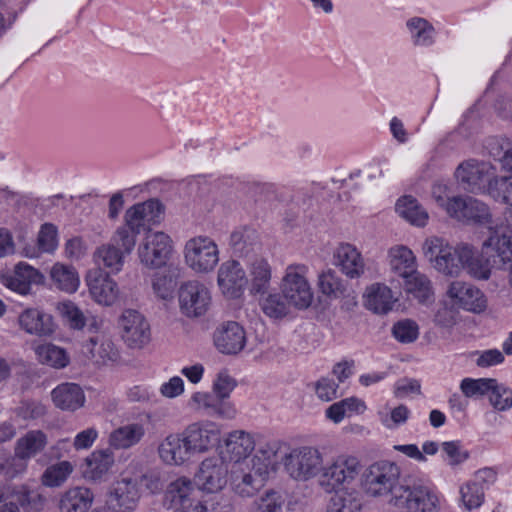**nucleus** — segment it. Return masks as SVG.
<instances>
[{
  "label": "nucleus",
  "mask_w": 512,
  "mask_h": 512,
  "mask_svg": "<svg viewBox=\"0 0 512 512\" xmlns=\"http://www.w3.org/2000/svg\"><path fill=\"white\" fill-rule=\"evenodd\" d=\"M442 450L446 454L449 464L457 465L468 458V453L461 450L459 441H449L442 444Z\"/></svg>",
  "instance_id": "64"
},
{
  "label": "nucleus",
  "mask_w": 512,
  "mask_h": 512,
  "mask_svg": "<svg viewBox=\"0 0 512 512\" xmlns=\"http://www.w3.org/2000/svg\"><path fill=\"white\" fill-rule=\"evenodd\" d=\"M398 465L390 461L371 464L362 474L361 484L373 497L391 495V502L408 512H437L439 498L432 487L416 476L400 478Z\"/></svg>",
  "instance_id": "1"
},
{
  "label": "nucleus",
  "mask_w": 512,
  "mask_h": 512,
  "mask_svg": "<svg viewBox=\"0 0 512 512\" xmlns=\"http://www.w3.org/2000/svg\"><path fill=\"white\" fill-rule=\"evenodd\" d=\"M261 469L255 468L245 461L233 464L230 481L234 493L242 498L256 495L267 480V476L260 472Z\"/></svg>",
  "instance_id": "11"
},
{
  "label": "nucleus",
  "mask_w": 512,
  "mask_h": 512,
  "mask_svg": "<svg viewBox=\"0 0 512 512\" xmlns=\"http://www.w3.org/2000/svg\"><path fill=\"white\" fill-rule=\"evenodd\" d=\"M447 294L454 304L467 311L480 313L487 307V298L484 293L479 288L465 282H452Z\"/></svg>",
  "instance_id": "21"
},
{
  "label": "nucleus",
  "mask_w": 512,
  "mask_h": 512,
  "mask_svg": "<svg viewBox=\"0 0 512 512\" xmlns=\"http://www.w3.org/2000/svg\"><path fill=\"white\" fill-rule=\"evenodd\" d=\"M365 406L356 397H349L330 405L326 409V417L334 423L341 422L344 417L349 416L352 412H358L364 409Z\"/></svg>",
  "instance_id": "47"
},
{
  "label": "nucleus",
  "mask_w": 512,
  "mask_h": 512,
  "mask_svg": "<svg viewBox=\"0 0 512 512\" xmlns=\"http://www.w3.org/2000/svg\"><path fill=\"white\" fill-rule=\"evenodd\" d=\"M43 282V274L24 262L18 263L13 275L5 279V285L8 288L22 295L30 293L32 284H42Z\"/></svg>",
  "instance_id": "28"
},
{
  "label": "nucleus",
  "mask_w": 512,
  "mask_h": 512,
  "mask_svg": "<svg viewBox=\"0 0 512 512\" xmlns=\"http://www.w3.org/2000/svg\"><path fill=\"white\" fill-rule=\"evenodd\" d=\"M184 253L187 265L198 273L212 271L219 262L218 246L207 236H197L188 240Z\"/></svg>",
  "instance_id": "7"
},
{
  "label": "nucleus",
  "mask_w": 512,
  "mask_h": 512,
  "mask_svg": "<svg viewBox=\"0 0 512 512\" xmlns=\"http://www.w3.org/2000/svg\"><path fill=\"white\" fill-rule=\"evenodd\" d=\"M335 265L350 279H358L365 272V261L358 249L349 244H340L334 252Z\"/></svg>",
  "instance_id": "24"
},
{
  "label": "nucleus",
  "mask_w": 512,
  "mask_h": 512,
  "mask_svg": "<svg viewBox=\"0 0 512 512\" xmlns=\"http://www.w3.org/2000/svg\"><path fill=\"white\" fill-rule=\"evenodd\" d=\"M227 474L228 467L222 459L207 458L201 462L194 484L202 491L214 493L226 485Z\"/></svg>",
  "instance_id": "17"
},
{
  "label": "nucleus",
  "mask_w": 512,
  "mask_h": 512,
  "mask_svg": "<svg viewBox=\"0 0 512 512\" xmlns=\"http://www.w3.org/2000/svg\"><path fill=\"white\" fill-rule=\"evenodd\" d=\"M139 499L138 481L135 478L122 477L111 484L106 503L113 512H130L137 507Z\"/></svg>",
  "instance_id": "14"
},
{
  "label": "nucleus",
  "mask_w": 512,
  "mask_h": 512,
  "mask_svg": "<svg viewBox=\"0 0 512 512\" xmlns=\"http://www.w3.org/2000/svg\"><path fill=\"white\" fill-rule=\"evenodd\" d=\"M459 494L461 504L467 511L480 508L485 500V491L472 479L460 486Z\"/></svg>",
  "instance_id": "45"
},
{
  "label": "nucleus",
  "mask_w": 512,
  "mask_h": 512,
  "mask_svg": "<svg viewBox=\"0 0 512 512\" xmlns=\"http://www.w3.org/2000/svg\"><path fill=\"white\" fill-rule=\"evenodd\" d=\"M180 312L188 318L203 316L209 309L211 294L209 289L198 281H188L178 290Z\"/></svg>",
  "instance_id": "9"
},
{
  "label": "nucleus",
  "mask_w": 512,
  "mask_h": 512,
  "mask_svg": "<svg viewBox=\"0 0 512 512\" xmlns=\"http://www.w3.org/2000/svg\"><path fill=\"white\" fill-rule=\"evenodd\" d=\"M158 453L162 461L169 465H181L192 456L182 432L168 435L160 443Z\"/></svg>",
  "instance_id": "26"
},
{
  "label": "nucleus",
  "mask_w": 512,
  "mask_h": 512,
  "mask_svg": "<svg viewBox=\"0 0 512 512\" xmlns=\"http://www.w3.org/2000/svg\"><path fill=\"white\" fill-rule=\"evenodd\" d=\"M413 43L417 46H430L434 42L435 29L431 23L421 17H414L407 21Z\"/></svg>",
  "instance_id": "44"
},
{
  "label": "nucleus",
  "mask_w": 512,
  "mask_h": 512,
  "mask_svg": "<svg viewBox=\"0 0 512 512\" xmlns=\"http://www.w3.org/2000/svg\"><path fill=\"white\" fill-rule=\"evenodd\" d=\"M87 469L85 470L86 477L92 480L101 479L112 467L114 458L112 452L108 450L94 451L90 457L87 458Z\"/></svg>",
  "instance_id": "42"
},
{
  "label": "nucleus",
  "mask_w": 512,
  "mask_h": 512,
  "mask_svg": "<svg viewBox=\"0 0 512 512\" xmlns=\"http://www.w3.org/2000/svg\"><path fill=\"white\" fill-rule=\"evenodd\" d=\"M87 285L92 298L104 306L113 305L119 296L117 283L101 269H95L88 273Z\"/></svg>",
  "instance_id": "23"
},
{
  "label": "nucleus",
  "mask_w": 512,
  "mask_h": 512,
  "mask_svg": "<svg viewBox=\"0 0 512 512\" xmlns=\"http://www.w3.org/2000/svg\"><path fill=\"white\" fill-rule=\"evenodd\" d=\"M164 215V206L157 199H149L130 207L124 216L123 228L133 233L136 239L141 230L147 226L160 223Z\"/></svg>",
  "instance_id": "10"
},
{
  "label": "nucleus",
  "mask_w": 512,
  "mask_h": 512,
  "mask_svg": "<svg viewBox=\"0 0 512 512\" xmlns=\"http://www.w3.org/2000/svg\"><path fill=\"white\" fill-rule=\"evenodd\" d=\"M171 249V239L167 234L149 231L139 245L138 254L143 265L159 268L166 263Z\"/></svg>",
  "instance_id": "12"
},
{
  "label": "nucleus",
  "mask_w": 512,
  "mask_h": 512,
  "mask_svg": "<svg viewBox=\"0 0 512 512\" xmlns=\"http://www.w3.org/2000/svg\"><path fill=\"white\" fill-rule=\"evenodd\" d=\"M286 472L295 480L307 481L322 473L321 453L312 447H301L285 453L282 457Z\"/></svg>",
  "instance_id": "5"
},
{
  "label": "nucleus",
  "mask_w": 512,
  "mask_h": 512,
  "mask_svg": "<svg viewBox=\"0 0 512 512\" xmlns=\"http://www.w3.org/2000/svg\"><path fill=\"white\" fill-rule=\"evenodd\" d=\"M27 461L28 459L21 458L14 454L11 459L0 465V470L5 477L13 479L26 471Z\"/></svg>",
  "instance_id": "63"
},
{
  "label": "nucleus",
  "mask_w": 512,
  "mask_h": 512,
  "mask_svg": "<svg viewBox=\"0 0 512 512\" xmlns=\"http://www.w3.org/2000/svg\"><path fill=\"white\" fill-rule=\"evenodd\" d=\"M362 496L357 491H344L333 495L328 503L327 512H361Z\"/></svg>",
  "instance_id": "41"
},
{
  "label": "nucleus",
  "mask_w": 512,
  "mask_h": 512,
  "mask_svg": "<svg viewBox=\"0 0 512 512\" xmlns=\"http://www.w3.org/2000/svg\"><path fill=\"white\" fill-rule=\"evenodd\" d=\"M121 336L128 347L141 349L151 340L150 324L138 311L125 310L120 318Z\"/></svg>",
  "instance_id": "13"
},
{
  "label": "nucleus",
  "mask_w": 512,
  "mask_h": 512,
  "mask_svg": "<svg viewBox=\"0 0 512 512\" xmlns=\"http://www.w3.org/2000/svg\"><path fill=\"white\" fill-rule=\"evenodd\" d=\"M488 195L496 201L512 205V176L497 177L495 175Z\"/></svg>",
  "instance_id": "55"
},
{
  "label": "nucleus",
  "mask_w": 512,
  "mask_h": 512,
  "mask_svg": "<svg viewBox=\"0 0 512 512\" xmlns=\"http://www.w3.org/2000/svg\"><path fill=\"white\" fill-rule=\"evenodd\" d=\"M395 210L398 215L418 227H424L428 221L427 211L412 196H403L396 202Z\"/></svg>",
  "instance_id": "38"
},
{
  "label": "nucleus",
  "mask_w": 512,
  "mask_h": 512,
  "mask_svg": "<svg viewBox=\"0 0 512 512\" xmlns=\"http://www.w3.org/2000/svg\"><path fill=\"white\" fill-rule=\"evenodd\" d=\"M145 435L141 423H129L113 430L109 436V444L115 449H128L138 444Z\"/></svg>",
  "instance_id": "34"
},
{
  "label": "nucleus",
  "mask_w": 512,
  "mask_h": 512,
  "mask_svg": "<svg viewBox=\"0 0 512 512\" xmlns=\"http://www.w3.org/2000/svg\"><path fill=\"white\" fill-rule=\"evenodd\" d=\"M217 281L223 291L232 296H236L247 283L243 268L234 260L221 264Z\"/></svg>",
  "instance_id": "30"
},
{
  "label": "nucleus",
  "mask_w": 512,
  "mask_h": 512,
  "mask_svg": "<svg viewBox=\"0 0 512 512\" xmlns=\"http://www.w3.org/2000/svg\"><path fill=\"white\" fill-rule=\"evenodd\" d=\"M280 452L281 444L279 442H266L260 444L253 457L245 462L255 468H263L260 472L268 477L270 471L275 469L279 459L282 460V457H284V455L279 456Z\"/></svg>",
  "instance_id": "33"
},
{
  "label": "nucleus",
  "mask_w": 512,
  "mask_h": 512,
  "mask_svg": "<svg viewBox=\"0 0 512 512\" xmlns=\"http://www.w3.org/2000/svg\"><path fill=\"white\" fill-rule=\"evenodd\" d=\"M318 287L322 294L333 298L343 296L346 291L343 280L332 269H328L319 275Z\"/></svg>",
  "instance_id": "48"
},
{
  "label": "nucleus",
  "mask_w": 512,
  "mask_h": 512,
  "mask_svg": "<svg viewBox=\"0 0 512 512\" xmlns=\"http://www.w3.org/2000/svg\"><path fill=\"white\" fill-rule=\"evenodd\" d=\"M449 215L457 220L487 225L490 232L495 229L488 206L473 197L456 196L449 208Z\"/></svg>",
  "instance_id": "16"
},
{
  "label": "nucleus",
  "mask_w": 512,
  "mask_h": 512,
  "mask_svg": "<svg viewBox=\"0 0 512 512\" xmlns=\"http://www.w3.org/2000/svg\"><path fill=\"white\" fill-rule=\"evenodd\" d=\"M488 396L490 404L498 411H506L512 407V390L494 378Z\"/></svg>",
  "instance_id": "52"
},
{
  "label": "nucleus",
  "mask_w": 512,
  "mask_h": 512,
  "mask_svg": "<svg viewBox=\"0 0 512 512\" xmlns=\"http://www.w3.org/2000/svg\"><path fill=\"white\" fill-rule=\"evenodd\" d=\"M128 228L119 227L110 242L98 247L94 252L95 262L109 268L112 272H119L124 263L125 255L130 254L136 244L133 233Z\"/></svg>",
  "instance_id": "4"
},
{
  "label": "nucleus",
  "mask_w": 512,
  "mask_h": 512,
  "mask_svg": "<svg viewBox=\"0 0 512 512\" xmlns=\"http://www.w3.org/2000/svg\"><path fill=\"white\" fill-rule=\"evenodd\" d=\"M493 378H464L460 383V389L465 397H482L488 395Z\"/></svg>",
  "instance_id": "56"
},
{
  "label": "nucleus",
  "mask_w": 512,
  "mask_h": 512,
  "mask_svg": "<svg viewBox=\"0 0 512 512\" xmlns=\"http://www.w3.org/2000/svg\"><path fill=\"white\" fill-rule=\"evenodd\" d=\"M82 353L93 364L101 366L115 363L120 358V353L112 338L105 332H96L82 345Z\"/></svg>",
  "instance_id": "18"
},
{
  "label": "nucleus",
  "mask_w": 512,
  "mask_h": 512,
  "mask_svg": "<svg viewBox=\"0 0 512 512\" xmlns=\"http://www.w3.org/2000/svg\"><path fill=\"white\" fill-rule=\"evenodd\" d=\"M57 227L51 223H45L41 226L38 233L37 244L41 252L52 253L58 246Z\"/></svg>",
  "instance_id": "60"
},
{
  "label": "nucleus",
  "mask_w": 512,
  "mask_h": 512,
  "mask_svg": "<svg viewBox=\"0 0 512 512\" xmlns=\"http://www.w3.org/2000/svg\"><path fill=\"white\" fill-rule=\"evenodd\" d=\"M176 287V280L171 273H156L152 280L154 293L161 299L166 300L172 297Z\"/></svg>",
  "instance_id": "59"
},
{
  "label": "nucleus",
  "mask_w": 512,
  "mask_h": 512,
  "mask_svg": "<svg viewBox=\"0 0 512 512\" xmlns=\"http://www.w3.org/2000/svg\"><path fill=\"white\" fill-rule=\"evenodd\" d=\"M260 306L265 315L273 319L285 317L289 313L290 303L283 294H268L260 301Z\"/></svg>",
  "instance_id": "50"
},
{
  "label": "nucleus",
  "mask_w": 512,
  "mask_h": 512,
  "mask_svg": "<svg viewBox=\"0 0 512 512\" xmlns=\"http://www.w3.org/2000/svg\"><path fill=\"white\" fill-rule=\"evenodd\" d=\"M392 334L401 343H412L418 338L419 327L411 319L400 320L393 325Z\"/></svg>",
  "instance_id": "57"
},
{
  "label": "nucleus",
  "mask_w": 512,
  "mask_h": 512,
  "mask_svg": "<svg viewBox=\"0 0 512 512\" xmlns=\"http://www.w3.org/2000/svg\"><path fill=\"white\" fill-rule=\"evenodd\" d=\"M490 156L512 173V143L508 139H491L487 145Z\"/></svg>",
  "instance_id": "49"
},
{
  "label": "nucleus",
  "mask_w": 512,
  "mask_h": 512,
  "mask_svg": "<svg viewBox=\"0 0 512 512\" xmlns=\"http://www.w3.org/2000/svg\"><path fill=\"white\" fill-rule=\"evenodd\" d=\"M94 501L93 492L86 487H73L60 498V512H87Z\"/></svg>",
  "instance_id": "32"
},
{
  "label": "nucleus",
  "mask_w": 512,
  "mask_h": 512,
  "mask_svg": "<svg viewBox=\"0 0 512 512\" xmlns=\"http://www.w3.org/2000/svg\"><path fill=\"white\" fill-rule=\"evenodd\" d=\"M422 250L425 258L439 273L451 277H457L472 258V248L469 245L453 247L438 237L426 239Z\"/></svg>",
  "instance_id": "2"
},
{
  "label": "nucleus",
  "mask_w": 512,
  "mask_h": 512,
  "mask_svg": "<svg viewBox=\"0 0 512 512\" xmlns=\"http://www.w3.org/2000/svg\"><path fill=\"white\" fill-rule=\"evenodd\" d=\"M402 280L405 290L420 302H426L432 298V283L425 274L415 270Z\"/></svg>",
  "instance_id": "40"
},
{
  "label": "nucleus",
  "mask_w": 512,
  "mask_h": 512,
  "mask_svg": "<svg viewBox=\"0 0 512 512\" xmlns=\"http://www.w3.org/2000/svg\"><path fill=\"white\" fill-rule=\"evenodd\" d=\"M18 322L26 333L36 336H49L54 332V322L50 314L36 308L25 309Z\"/></svg>",
  "instance_id": "27"
},
{
  "label": "nucleus",
  "mask_w": 512,
  "mask_h": 512,
  "mask_svg": "<svg viewBox=\"0 0 512 512\" xmlns=\"http://www.w3.org/2000/svg\"><path fill=\"white\" fill-rule=\"evenodd\" d=\"M255 442L252 436L242 430L229 433L225 441V451L229 455L230 461L234 464L248 461L247 456L254 450Z\"/></svg>",
  "instance_id": "31"
},
{
  "label": "nucleus",
  "mask_w": 512,
  "mask_h": 512,
  "mask_svg": "<svg viewBox=\"0 0 512 512\" xmlns=\"http://www.w3.org/2000/svg\"><path fill=\"white\" fill-rule=\"evenodd\" d=\"M182 434L192 455L209 450L219 441V431L212 422L192 423L182 431Z\"/></svg>",
  "instance_id": "20"
},
{
  "label": "nucleus",
  "mask_w": 512,
  "mask_h": 512,
  "mask_svg": "<svg viewBox=\"0 0 512 512\" xmlns=\"http://www.w3.org/2000/svg\"><path fill=\"white\" fill-rule=\"evenodd\" d=\"M257 234L254 229L235 230L230 235L229 244L235 253L247 254L256 244Z\"/></svg>",
  "instance_id": "53"
},
{
  "label": "nucleus",
  "mask_w": 512,
  "mask_h": 512,
  "mask_svg": "<svg viewBox=\"0 0 512 512\" xmlns=\"http://www.w3.org/2000/svg\"><path fill=\"white\" fill-rule=\"evenodd\" d=\"M194 496V483L186 477H180L167 486L163 503L172 512H197L199 501Z\"/></svg>",
  "instance_id": "15"
},
{
  "label": "nucleus",
  "mask_w": 512,
  "mask_h": 512,
  "mask_svg": "<svg viewBox=\"0 0 512 512\" xmlns=\"http://www.w3.org/2000/svg\"><path fill=\"white\" fill-rule=\"evenodd\" d=\"M38 360L42 364L49 365L53 368H64L69 363L66 351L53 344H43L36 348Z\"/></svg>",
  "instance_id": "46"
},
{
  "label": "nucleus",
  "mask_w": 512,
  "mask_h": 512,
  "mask_svg": "<svg viewBox=\"0 0 512 512\" xmlns=\"http://www.w3.org/2000/svg\"><path fill=\"white\" fill-rule=\"evenodd\" d=\"M53 285L60 291L72 294L77 291L80 279L78 272L71 265L55 263L50 270Z\"/></svg>",
  "instance_id": "37"
},
{
  "label": "nucleus",
  "mask_w": 512,
  "mask_h": 512,
  "mask_svg": "<svg viewBox=\"0 0 512 512\" xmlns=\"http://www.w3.org/2000/svg\"><path fill=\"white\" fill-rule=\"evenodd\" d=\"M360 461L349 455H339L333 462L323 467L318 483L326 491H336L341 487L350 485L359 475Z\"/></svg>",
  "instance_id": "6"
},
{
  "label": "nucleus",
  "mask_w": 512,
  "mask_h": 512,
  "mask_svg": "<svg viewBox=\"0 0 512 512\" xmlns=\"http://www.w3.org/2000/svg\"><path fill=\"white\" fill-rule=\"evenodd\" d=\"M389 257L392 272L402 279L416 270V258L406 246L392 247Z\"/></svg>",
  "instance_id": "39"
},
{
  "label": "nucleus",
  "mask_w": 512,
  "mask_h": 512,
  "mask_svg": "<svg viewBox=\"0 0 512 512\" xmlns=\"http://www.w3.org/2000/svg\"><path fill=\"white\" fill-rule=\"evenodd\" d=\"M47 445V436L41 430H30L17 439L14 447L15 455L31 459L42 452Z\"/></svg>",
  "instance_id": "36"
},
{
  "label": "nucleus",
  "mask_w": 512,
  "mask_h": 512,
  "mask_svg": "<svg viewBox=\"0 0 512 512\" xmlns=\"http://www.w3.org/2000/svg\"><path fill=\"white\" fill-rule=\"evenodd\" d=\"M365 306L377 314H386L395 302V298L389 287L382 284H373L367 288L365 294Z\"/></svg>",
  "instance_id": "35"
},
{
  "label": "nucleus",
  "mask_w": 512,
  "mask_h": 512,
  "mask_svg": "<svg viewBox=\"0 0 512 512\" xmlns=\"http://www.w3.org/2000/svg\"><path fill=\"white\" fill-rule=\"evenodd\" d=\"M496 175V169L488 162L470 159L462 162L455 171V176L465 189L472 193H487Z\"/></svg>",
  "instance_id": "8"
},
{
  "label": "nucleus",
  "mask_w": 512,
  "mask_h": 512,
  "mask_svg": "<svg viewBox=\"0 0 512 512\" xmlns=\"http://www.w3.org/2000/svg\"><path fill=\"white\" fill-rule=\"evenodd\" d=\"M308 268L303 264L287 266L281 282L284 298L296 309H307L313 301V292L306 279Z\"/></svg>",
  "instance_id": "3"
},
{
  "label": "nucleus",
  "mask_w": 512,
  "mask_h": 512,
  "mask_svg": "<svg viewBox=\"0 0 512 512\" xmlns=\"http://www.w3.org/2000/svg\"><path fill=\"white\" fill-rule=\"evenodd\" d=\"M338 384L333 379L323 377L315 383V392L317 397L325 402H329L337 397Z\"/></svg>",
  "instance_id": "62"
},
{
  "label": "nucleus",
  "mask_w": 512,
  "mask_h": 512,
  "mask_svg": "<svg viewBox=\"0 0 512 512\" xmlns=\"http://www.w3.org/2000/svg\"><path fill=\"white\" fill-rule=\"evenodd\" d=\"M214 344L219 352L235 355L243 350L246 344L244 328L237 322L228 321L221 324L214 332Z\"/></svg>",
  "instance_id": "22"
},
{
  "label": "nucleus",
  "mask_w": 512,
  "mask_h": 512,
  "mask_svg": "<svg viewBox=\"0 0 512 512\" xmlns=\"http://www.w3.org/2000/svg\"><path fill=\"white\" fill-rule=\"evenodd\" d=\"M483 252L493 258V263L500 268H512V235L502 226H495L483 243Z\"/></svg>",
  "instance_id": "19"
},
{
  "label": "nucleus",
  "mask_w": 512,
  "mask_h": 512,
  "mask_svg": "<svg viewBox=\"0 0 512 512\" xmlns=\"http://www.w3.org/2000/svg\"><path fill=\"white\" fill-rule=\"evenodd\" d=\"M251 292L265 293L270 285L271 268L265 259H256L250 267Z\"/></svg>",
  "instance_id": "43"
},
{
  "label": "nucleus",
  "mask_w": 512,
  "mask_h": 512,
  "mask_svg": "<svg viewBox=\"0 0 512 512\" xmlns=\"http://www.w3.org/2000/svg\"><path fill=\"white\" fill-rule=\"evenodd\" d=\"M57 310L71 328L81 329L85 325V317L82 311L71 301L58 304Z\"/></svg>",
  "instance_id": "58"
},
{
  "label": "nucleus",
  "mask_w": 512,
  "mask_h": 512,
  "mask_svg": "<svg viewBox=\"0 0 512 512\" xmlns=\"http://www.w3.org/2000/svg\"><path fill=\"white\" fill-rule=\"evenodd\" d=\"M284 503L282 494L271 490L254 502L250 512H283Z\"/></svg>",
  "instance_id": "54"
},
{
  "label": "nucleus",
  "mask_w": 512,
  "mask_h": 512,
  "mask_svg": "<svg viewBox=\"0 0 512 512\" xmlns=\"http://www.w3.org/2000/svg\"><path fill=\"white\" fill-rule=\"evenodd\" d=\"M51 398L54 405L63 411H75L85 403L83 389L71 382L57 385L51 392Z\"/></svg>",
  "instance_id": "29"
},
{
  "label": "nucleus",
  "mask_w": 512,
  "mask_h": 512,
  "mask_svg": "<svg viewBox=\"0 0 512 512\" xmlns=\"http://www.w3.org/2000/svg\"><path fill=\"white\" fill-rule=\"evenodd\" d=\"M236 387L235 380L226 372H219L213 384V391L219 399L227 401L230 393Z\"/></svg>",
  "instance_id": "61"
},
{
  "label": "nucleus",
  "mask_w": 512,
  "mask_h": 512,
  "mask_svg": "<svg viewBox=\"0 0 512 512\" xmlns=\"http://www.w3.org/2000/svg\"><path fill=\"white\" fill-rule=\"evenodd\" d=\"M73 466L68 461H61L46 468L42 475V483L47 487L62 485L72 473Z\"/></svg>",
  "instance_id": "51"
},
{
  "label": "nucleus",
  "mask_w": 512,
  "mask_h": 512,
  "mask_svg": "<svg viewBox=\"0 0 512 512\" xmlns=\"http://www.w3.org/2000/svg\"><path fill=\"white\" fill-rule=\"evenodd\" d=\"M190 405L195 410H202L208 416L231 419L236 410L229 401H223L216 395L207 392H196L192 395Z\"/></svg>",
  "instance_id": "25"
}]
</instances>
